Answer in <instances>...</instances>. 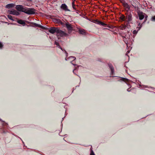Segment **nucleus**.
I'll list each match as a JSON object with an SVG mask.
<instances>
[{"mask_svg":"<svg viewBox=\"0 0 155 155\" xmlns=\"http://www.w3.org/2000/svg\"><path fill=\"white\" fill-rule=\"evenodd\" d=\"M15 8L19 11L24 12L28 15L34 14L35 13V10L34 9L24 7L21 5L16 6Z\"/></svg>","mask_w":155,"mask_h":155,"instance_id":"f257e3e1","label":"nucleus"},{"mask_svg":"<svg viewBox=\"0 0 155 155\" xmlns=\"http://www.w3.org/2000/svg\"><path fill=\"white\" fill-rule=\"evenodd\" d=\"M56 35L58 37H64L67 36L68 35L66 33L64 32V31L59 29L58 28Z\"/></svg>","mask_w":155,"mask_h":155,"instance_id":"f03ea898","label":"nucleus"},{"mask_svg":"<svg viewBox=\"0 0 155 155\" xmlns=\"http://www.w3.org/2000/svg\"><path fill=\"white\" fill-rule=\"evenodd\" d=\"M58 28L55 27H52L49 30V31L52 34H54L55 33H57Z\"/></svg>","mask_w":155,"mask_h":155,"instance_id":"7ed1b4c3","label":"nucleus"},{"mask_svg":"<svg viewBox=\"0 0 155 155\" xmlns=\"http://www.w3.org/2000/svg\"><path fill=\"white\" fill-rule=\"evenodd\" d=\"M8 12L9 14L14 15H19V12L15 10H9Z\"/></svg>","mask_w":155,"mask_h":155,"instance_id":"20e7f679","label":"nucleus"},{"mask_svg":"<svg viewBox=\"0 0 155 155\" xmlns=\"http://www.w3.org/2000/svg\"><path fill=\"white\" fill-rule=\"evenodd\" d=\"M66 26L68 31L69 32H71L72 30V27L71 26V24L69 23H66L65 24Z\"/></svg>","mask_w":155,"mask_h":155,"instance_id":"39448f33","label":"nucleus"},{"mask_svg":"<svg viewBox=\"0 0 155 155\" xmlns=\"http://www.w3.org/2000/svg\"><path fill=\"white\" fill-rule=\"evenodd\" d=\"M61 8L65 11H70V10L68 9L67 6L65 4H62Z\"/></svg>","mask_w":155,"mask_h":155,"instance_id":"423d86ee","label":"nucleus"},{"mask_svg":"<svg viewBox=\"0 0 155 155\" xmlns=\"http://www.w3.org/2000/svg\"><path fill=\"white\" fill-rule=\"evenodd\" d=\"M138 15L139 19L140 20H142L144 18V13L141 12H139L138 13Z\"/></svg>","mask_w":155,"mask_h":155,"instance_id":"0eeeda50","label":"nucleus"},{"mask_svg":"<svg viewBox=\"0 0 155 155\" xmlns=\"http://www.w3.org/2000/svg\"><path fill=\"white\" fill-rule=\"evenodd\" d=\"M75 57L73 56H71L67 59L66 58H65V60L66 61H70L71 62H72V61L75 60Z\"/></svg>","mask_w":155,"mask_h":155,"instance_id":"6e6552de","label":"nucleus"},{"mask_svg":"<svg viewBox=\"0 0 155 155\" xmlns=\"http://www.w3.org/2000/svg\"><path fill=\"white\" fill-rule=\"evenodd\" d=\"M15 6L14 4H9L6 5V8H12Z\"/></svg>","mask_w":155,"mask_h":155,"instance_id":"1a4fd4ad","label":"nucleus"},{"mask_svg":"<svg viewBox=\"0 0 155 155\" xmlns=\"http://www.w3.org/2000/svg\"><path fill=\"white\" fill-rule=\"evenodd\" d=\"M78 31L79 33L82 35H84L85 34V31L83 29H78Z\"/></svg>","mask_w":155,"mask_h":155,"instance_id":"9d476101","label":"nucleus"},{"mask_svg":"<svg viewBox=\"0 0 155 155\" xmlns=\"http://www.w3.org/2000/svg\"><path fill=\"white\" fill-rule=\"evenodd\" d=\"M95 21H96V23L97 24L102 25L103 26H104L105 25H106V24H105L104 23H103L102 22L98 21L97 20H96Z\"/></svg>","mask_w":155,"mask_h":155,"instance_id":"9b49d317","label":"nucleus"},{"mask_svg":"<svg viewBox=\"0 0 155 155\" xmlns=\"http://www.w3.org/2000/svg\"><path fill=\"white\" fill-rule=\"evenodd\" d=\"M17 22L19 24L21 25H25V22L22 20H18L17 21Z\"/></svg>","mask_w":155,"mask_h":155,"instance_id":"f8f14e48","label":"nucleus"},{"mask_svg":"<svg viewBox=\"0 0 155 155\" xmlns=\"http://www.w3.org/2000/svg\"><path fill=\"white\" fill-rule=\"evenodd\" d=\"M127 21L128 22H130L132 20V16L130 14L128 15L127 17Z\"/></svg>","mask_w":155,"mask_h":155,"instance_id":"ddd939ff","label":"nucleus"},{"mask_svg":"<svg viewBox=\"0 0 155 155\" xmlns=\"http://www.w3.org/2000/svg\"><path fill=\"white\" fill-rule=\"evenodd\" d=\"M123 5L124 7L125 8H129L130 7L128 5V4L126 2H124L123 3Z\"/></svg>","mask_w":155,"mask_h":155,"instance_id":"4468645a","label":"nucleus"},{"mask_svg":"<svg viewBox=\"0 0 155 155\" xmlns=\"http://www.w3.org/2000/svg\"><path fill=\"white\" fill-rule=\"evenodd\" d=\"M109 67L111 69L112 73L113 74L114 71V69L112 66L111 65H109Z\"/></svg>","mask_w":155,"mask_h":155,"instance_id":"2eb2a0df","label":"nucleus"},{"mask_svg":"<svg viewBox=\"0 0 155 155\" xmlns=\"http://www.w3.org/2000/svg\"><path fill=\"white\" fill-rule=\"evenodd\" d=\"M120 20L122 21H125L126 20V18L124 16V15H122L120 17Z\"/></svg>","mask_w":155,"mask_h":155,"instance_id":"dca6fc26","label":"nucleus"},{"mask_svg":"<svg viewBox=\"0 0 155 155\" xmlns=\"http://www.w3.org/2000/svg\"><path fill=\"white\" fill-rule=\"evenodd\" d=\"M8 17L9 19H10L12 20H13V21L14 20L12 18V16L11 15H8Z\"/></svg>","mask_w":155,"mask_h":155,"instance_id":"f3484780","label":"nucleus"},{"mask_svg":"<svg viewBox=\"0 0 155 155\" xmlns=\"http://www.w3.org/2000/svg\"><path fill=\"white\" fill-rule=\"evenodd\" d=\"M55 44L56 45L58 46L59 48H60L61 50H62V48L60 47V46H59V44L57 41H55Z\"/></svg>","mask_w":155,"mask_h":155,"instance_id":"a211bd4d","label":"nucleus"},{"mask_svg":"<svg viewBox=\"0 0 155 155\" xmlns=\"http://www.w3.org/2000/svg\"><path fill=\"white\" fill-rule=\"evenodd\" d=\"M151 20L153 21H155V16H153L152 17Z\"/></svg>","mask_w":155,"mask_h":155,"instance_id":"6ab92c4d","label":"nucleus"},{"mask_svg":"<svg viewBox=\"0 0 155 155\" xmlns=\"http://www.w3.org/2000/svg\"><path fill=\"white\" fill-rule=\"evenodd\" d=\"M138 32V31H137L136 30H134L133 31V33L134 34H136Z\"/></svg>","mask_w":155,"mask_h":155,"instance_id":"aec40b11","label":"nucleus"},{"mask_svg":"<svg viewBox=\"0 0 155 155\" xmlns=\"http://www.w3.org/2000/svg\"><path fill=\"white\" fill-rule=\"evenodd\" d=\"M3 47V45L1 42H0V49H2Z\"/></svg>","mask_w":155,"mask_h":155,"instance_id":"412c9836","label":"nucleus"},{"mask_svg":"<svg viewBox=\"0 0 155 155\" xmlns=\"http://www.w3.org/2000/svg\"><path fill=\"white\" fill-rule=\"evenodd\" d=\"M38 27L42 29H45V28L44 27L42 26L41 25H38Z\"/></svg>","mask_w":155,"mask_h":155,"instance_id":"4be33fe9","label":"nucleus"},{"mask_svg":"<svg viewBox=\"0 0 155 155\" xmlns=\"http://www.w3.org/2000/svg\"><path fill=\"white\" fill-rule=\"evenodd\" d=\"M90 155H95L93 151L92 150Z\"/></svg>","mask_w":155,"mask_h":155,"instance_id":"5701e85b","label":"nucleus"},{"mask_svg":"<svg viewBox=\"0 0 155 155\" xmlns=\"http://www.w3.org/2000/svg\"><path fill=\"white\" fill-rule=\"evenodd\" d=\"M34 25L36 26H37L38 27V25H40L38 24H37L35 23L34 24Z\"/></svg>","mask_w":155,"mask_h":155,"instance_id":"b1692460","label":"nucleus"},{"mask_svg":"<svg viewBox=\"0 0 155 155\" xmlns=\"http://www.w3.org/2000/svg\"><path fill=\"white\" fill-rule=\"evenodd\" d=\"M72 5H74V1H73V2H72Z\"/></svg>","mask_w":155,"mask_h":155,"instance_id":"393cba45","label":"nucleus"},{"mask_svg":"<svg viewBox=\"0 0 155 155\" xmlns=\"http://www.w3.org/2000/svg\"><path fill=\"white\" fill-rule=\"evenodd\" d=\"M72 7L74 9H75L76 8H75V5H72Z\"/></svg>","mask_w":155,"mask_h":155,"instance_id":"a878e982","label":"nucleus"},{"mask_svg":"<svg viewBox=\"0 0 155 155\" xmlns=\"http://www.w3.org/2000/svg\"><path fill=\"white\" fill-rule=\"evenodd\" d=\"M65 53L66 54V56H68V54L67 53L66 51H65Z\"/></svg>","mask_w":155,"mask_h":155,"instance_id":"bb28decb","label":"nucleus"},{"mask_svg":"<svg viewBox=\"0 0 155 155\" xmlns=\"http://www.w3.org/2000/svg\"><path fill=\"white\" fill-rule=\"evenodd\" d=\"M75 70H76V69H74L73 70V73H74V71Z\"/></svg>","mask_w":155,"mask_h":155,"instance_id":"cd10ccee","label":"nucleus"},{"mask_svg":"<svg viewBox=\"0 0 155 155\" xmlns=\"http://www.w3.org/2000/svg\"><path fill=\"white\" fill-rule=\"evenodd\" d=\"M140 28L141 27V26L140 25Z\"/></svg>","mask_w":155,"mask_h":155,"instance_id":"c85d7f7f","label":"nucleus"},{"mask_svg":"<svg viewBox=\"0 0 155 155\" xmlns=\"http://www.w3.org/2000/svg\"><path fill=\"white\" fill-rule=\"evenodd\" d=\"M2 120L0 118V121H1Z\"/></svg>","mask_w":155,"mask_h":155,"instance_id":"c756f323","label":"nucleus"},{"mask_svg":"<svg viewBox=\"0 0 155 155\" xmlns=\"http://www.w3.org/2000/svg\"><path fill=\"white\" fill-rule=\"evenodd\" d=\"M75 1V0H74L73 1H74V2Z\"/></svg>","mask_w":155,"mask_h":155,"instance_id":"7c9ffc66","label":"nucleus"},{"mask_svg":"<svg viewBox=\"0 0 155 155\" xmlns=\"http://www.w3.org/2000/svg\"><path fill=\"white\" fill-rule=\"evenodd\" d=\"M127 91H129L128 89L127 90Z\"/></svg>","mask_w":155,"mask_h":155,"instance_id":"2f4dec72","label":"nucleus"}]
</instances>
